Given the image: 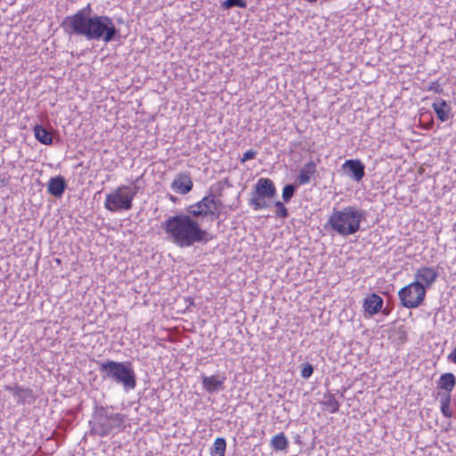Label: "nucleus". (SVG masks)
I'll return each instance as SVG.
<instances>
[{
    "instance_id": "obj_1",
    "label": "nucleus",
    "mask_w": 456,
    "mask_h": 456,
    "mask_svg": "<svg viewBox=\"0 0 456 456\" xmlns=\"http://www.w3.org/2000/svg\"><path fill=\"white\" fill-rule=\"evenodd\" d=\"M91 4H88L75 14L66 16L61 27L67 35L84 37L87 40H102L104 43H110L119 37V30L110 17L91 15Z\"/></svg>"
},
{
    "instance_id": "obj_2",
    "label": "nucleus",
    "mask_w": 456,
    "mask_h": 456,
    "mask_svg": "<svg viewBox=\"0 0 456 456\" xmlns=\"http://www.w3.org/2000/svg\"><path fill=\"white\" fill-rule=\"evenodd\" d=\"M192 205H190L185 214L169 216L161 224L168 239L179 248H189L195 243L206 244L213 239L211 233L201 228L200 218L192 215Z\"/></svg>"
},
{
    "instance_id": "obj_3",
    "label": "nucleus",
    "mask_w": 456,
    "mask_h": 456,
    "mask_svg": "<svg viewBox=\"0 0 456 456\" xmlns=\"http://www.w3.org/2000/svg\"><path fill=\"white\" fill-rule=\"evenodd\" d=\"M126 416L102 405H95L89 421L92 435L105 437L122 432L125 428Z\"/></svg>"
},
{
    "instance_id": "obj_4",
    "label": "nucleus",
    "mask_w": 456,
    "mask_h": 456,
    "mask_svg": "<svg viewBox=\"0 0 456 456\" xmlns=\"http://www.w3.org/2000/svg\"><path fill=\"white\" fill-rule=\"evenodd\" d=\"M365 219L363 210L347 206L342 209L334 208L325 224L326 229H330L338 235L348 236L360 230V224Z\"/></svg>"
},
{
    "instance_id": "obj_5",
    "label": "nucleus",
    "mask_w": 456,
    "mask_h": 456,
    "mask_svg": "<svg viewBox=\"0 0 456 456\" xmlns=\"http://www.w3.org/2000/svg\"><path fill=\"white\" fill-rule=\"evenodd\" d=\"M99 372L103 380L121 385L126 391L136 387V375L130 362L107 360L99 362Z\"/></svg>"
},
{
    "instance_id": "obj_6",
    "label": "nucleus",
    "mask_w": 456,
    "mask_h": 456,
    "mask_svg": "<svg viewBox=\"0 0 456 456\" xmlns=\"http://www.w3.org/2000/svg\"><path fill=\"white\" fill-rule=\"evenodd\" d=\"M134 197L135 192L130 190V186L120 185L113 192L106 195L104 207L110 212L130 210Z\"/></svg>"
},
{
    "instance_id": "obj_7",
    "label": "nucleus",
    "mask_w": 456,
    "mask_h": 456,
    "mask_svg": "<svg viewBox=\"0 0 456 456\" xmlns=\"http://www.w3.org/2000/svg\"><path fill=\"white\" fill-rule=\"evenodd\" d=\"M276 195L274 183L269 178H260L255 184L251 192L248 204L254 210H259L269 207L265 200H271Z\"/></svg>"
},
{
    "instance_id": "obj_8",
    "label": "nucleus",
    "mask_w": 456,
    "mask_h": 456,
    "mask_svg": "<svg viewBox=\"0 0 456 456\" xmlns=\"http://www.w3.org/2000/svg\"><path fill=\"white\" fill-rule=\"evenodd\" d=\"M193 208L191 212L196 218L210 217L214 221L220 216V208L223 207L221 200L217 199L215 194L210 192L201 200L192 204Z\"/></svg>"
},
{
    "instance_id": "obj_9",
    "label": "nucleus",
    "mask_w": 456,
    "mask_h": 456,
    "mask_svg": "<svg viewBox=\"0 0 456 456\" xmlns=\"http://www.w3.org/2000/svg\"><path fill=\"white\" fill-rule=\"evenodd\" d=\"M398 296L401 304L406 308H416L419 306L426 297V288L418 281H413L402 288Z\"/></svg>"
},
{
    "instance_id": "obj_10",
    "label": "nucleus",
    "mask_w": 456,
    "mask_h": 456,
    "mask_svg": "<svg viewBox=\"0 0 456 456\" xmlns=\"http://www.w3.org/2000/svg\"><path fill=\"white\" fill-rule=\"evenodd\" d=\"M345 173L356 182H360L365 175V166L360 159H347L342 165Z\"/></svg>"
},
{
    "instance_id": "obj_11",
    "label": "nucleus",
    "mask_w": 456,
    "mask_h": 456,
    "mask_svg": "<svg viewBox=\"0 0 456 456\" xmlns=\"http://www.w3.org/2000/svg\"><path fill=\"white\" fill-rule=\"evenodd\" d=\"M415 281H418L420 284H423L424 287L428 289L437 279L438 273L436 269L432 267H420L416 273H415Z\"/></svg>"
},
{
    "instance_id": "obj_12",
    "label": "nucleus",
    "mask_w": 456,
    "mask_h": 456,
    "mask_svg": "<svg viewBox=\"0 0 456 456\" xmlns=\"http://www.w3.org/2000/svg\"><path fill=\"white\" fill-rule=\"evenodd\" d=\"M193 183L189 173H180L174 179L171 187L180 194H186L192 189Z\"/></svg>"
},
{
    "instance_id": "obj_13",
    "label": "nucleus",
    "mask_w": 456,
    "mask_h": 456,
    "mask_svg": "<svg viewBox=\"0 0 456 456\" xmlns=\"http://www.w3.org/2000/svg\"><path fill=\"white\" fill-rule=\"evenodd\" d=\"M5 390L11 392L14 397L17 398L18 403H32L35 401L33 391L30 388H24L19 386L11 387L6 386Z\"/></svg>"
},
{
    "instance_id": "obj_14",
    "label": "nucleus",
    "mask_w": 456,
    "mask_h": 456,
    "mask_svg": "<svg viewBox=\"0 0 456 456\" xmlns=\"http://www.w3.org/2000/svg\"><path fill=\"white\" fill-rule=\"evenodd\" d=\"M226 378L220 375L202 376V387L210 394L217 392L224 388V383Z\"/></svg>"
},
{
    "instance_id": "obj_15",
    "label": "nucleus",
    "mask_w": 456,
    "mask_h": 456,
    "mask_svg": "<svg viewBox=\"0 0 456 456\" xmlns=\"http://www.w3.org/2000/svg\"><path fill=\"white\" fill-rule=\"evenodd\" d=\"M383 305V298L376 293H371L363 302V308L366 314L372 316L378 314Z\"/></svg>"
},
{
    "instance_id": "obj_16",
    "label": "nucleus",
    "mask_w": 456,
    "mask_h": 456,
    "mask_svg": "<svg viewBox=\"0 0 456 456\" xmlns=\"http://www.w3.org/2000/svg\"><path fill=\"white\" fill-rule=\"evenodd\" d=\"M432 108L441 122H445L450 118L452 111L451 105L442 98H436L432 104Z\"/></svg>"
},
{
    "instance_id": "obj_17",
    "label": "nucleus",
    "mask_w": 456,
    "mask_h": 456,
    "mask_svg": "<svg viewBox=\"0 0 456 456\" xmlns=\"http://www.w3.org/2000/svg\"><path fill=\"white\" fill-rule=\"evenodd\" d=\"M67 187V183L64 177L58 175L50 178L47 184L48 192L56 197L61 198Z\"/></svg>"
},
{
    "instance_id": "obj_18",
    "label": "nucleus",
    "mask_w": 456,
    "mask_h": 456,
    "mask_svg": "<svg viewBox=\"0 0 456 456\" xmlns=\"http://www.w3.org/2000/svg\"><path fill=\"white\" fill-rule=\"evenodd\" d=\"M456 385V377L451 372L444 373L440 376L437 382V387L444 390V394L451 395Z\"/></svg>"
},
{
    "instance_id": "obj_19",
    "label": "nucleus",
    "mask_w": 456,
    "mask_h": 456,
    "mask_svg": "<svg viewBox=\"0 0 456 456\" xmlns=\"http://www.w3.org/2000/svg\"><path fill=\"white\" fill-rule=\"evenodd\" d=\"M316 173V165L311 160L307 162L299 171L297 180L300 184H306L310 182L311 176Z\"/></svg>"
},
{
    "instance_id": "obj_20",
    "label": "nucleus",
    "mask_w": 456,
    "mask_h": 456,
    "mask_svg": "<svg viewBox=\"0 0 456 456\" xmlns=\"http://www.w3.org/2000/svg\"><path fill=\"white\" fill-rule=\"evenodd\" d=\"M34 135L36 139L45 145H51L53 143V135L50 130L40 125L34 126Z\"/></svg>"
},
{
    "instance_id": "obj_21",
    "label": "nucleus",
    "mask_w": 456,
    "mask_h": 456,
    "mask_svg": "<svg viewBox=\"0 0 456 456\" xmlns=\"http://www.w3.org/2000/svg\"><path fill=\"white\" fill-rule=\"evenodd\" d=\"M322 403L324 405L326 410H328L330 413H335L339 409V403L336 400L334 395L330 392H327L323 395V401Z\"/></svg>"
},
{
    "instance_id": "obj_22",
    "label": "nucleus",
    "mask_w": 456,
    "mask_h": 456,
    "mask_svg": "<svg viewBox=\"0 0 456 456\" xmlns=\"http://www.w3.org/2000/svg\"><path fill=\"white\" fill-rule=\"evenodd\" d=\"M270 444L275 450L283 451L287 449L289 441L285 435L281 432L272 438Z\"/></svg>"
},
{
    "instance_id": "obj_23",
    "label": "nucleus",
    "mask_w": 456,
    "mask_h": 456,
    "mask_svg": "<svg viewBox=\"0 0 456 456\" xmlns=\"http://www.w3.org/2000/svg\"><path fill=\"white\" fill-rule=\"evenodd\" d=\"M226 441L223 437H217L210 449L211 456H224Z\"/></svg>"
},
{
    "instance_id": "obj_24",
    "label": "nucleus",
    "mask_w": 456,
    "mask_h": 456,
    "mask_svg": "<svg viewBox=\"0 0 456 456\" xmlns=\"http://www.w3.org/2000/svg\"><path fill=\"white\" fill-rule=\"evenodd\" d=\"M441 395V411L443 415L446 418H452V411L450 408L451 404V395L448 394H440Z\"/></svg>"
},
{
    "instance_id": "obj_25",
    "label": "nucleus",
    "mask_w": 456,
    "mask_h": 456,
    "mask_svg": "<svg viewBox=\"0 0 456 456\" xmlns=\"http://www.w3.org/2000/svg\"><path fill=\"white\" fill-rule=\"evenodd\" d=\"M297 186L292 183L286 184L282 190V200L284 202H289L294 193L296 192Z\"/></svg>"
},
{
    "instance_id": "obj_26",
    "label": "nucleus",
    "mask_w": 456,
    "mask_h": 456,
    "mask_svg": "<svg viewBox=\"0 0 456 456\" xmlns=\"http://www.w3.org/2000/svg\"><path fill=\"white\" fill-rule=\"evenodd\" d=\"M247 3L245 0H225L222 4L224 10H229L232 7L246 8Z\"/></svg>"
},
{
    "instance_id": "obj_27",
    "label": "nucleus",
    "mask_w": 456,
    "mask_h": 456,
    "mask_svg": "<svg viewBox=\"0 0 456 456\" xmlns=\"http://www.w3.org/2000/svg\"><path fill=\"white\" fill-rule=\"evenodd\" d=\"M274 206L276 208L275 214L278 217L286 219L289 216V211L282 202L275 201Z\"/></svg>"
},
{
    "instance_id": "obj_28",
    "label": "nucleus",
    "mask_w": 456,
    "mask_h": 456,
    "mask_svg": "<svg viewBox=\"0 0 456 456\" xmlns=\"http://www.w3.org/2000/svg\"><path fill=\"white\" fill-rule=\"evenodd\" d=\"M314 373V367L311 363H305L301 370L304 379H309Z\"/></svg>"
},
{
    "instance_id": "obj_29",
    "label": "nucleus",
    "mask_w": 456,
    "mask_h": 456,
    "mask_svg": "<svg viewBox=\"0 0 456 456\" xmlns=\"http://www.w3.org/2000/svg\"><path fill=\"white\" fill-rule=\"evenodd\" d=\"M256 155V151L255 150H248V151H246L244 153L243 157L240 159V162L244 163L247 160L253 159H255Z\"/></svg>"
},
{
    "instance_id": "obj_30",
    "label": "nucleus",
    "mask_w": 456,
    "mask_h": 456,
    "mask_svg": "<svg viewBox=\"0 0 456 456\" xmlns=\"http://www.w3.org/2000/svg\"><path fill=\"white\" fill-rule=\"evenodd\" d=\"M448 361L456 364V347L448 354Z\"/></svg>"
},
{
    "instance_id": "obj_31",
    "label": "nucleus",
    "mask_w": 456,
    "mask_h": 456,
    "mask_svg": "<svg viewBox=\"0 0 456 456\" xmlns=\"http://www.w3.org/2000/svg\"><path fill=\"white\" fill-rule=\"evenodd\" d=\"M430 90H434L436 93H442L443 89L441 88L438 83H433V85L429 88Z\"/></svg>"
},
{
    "instance_id": "obj_32",
    "label": "nucleus",
    "mask_w": 456,
    "mask_h": 456,
    "mask_svg": "<svg viewBox=\"0 0 456 456\" xmlns=\"http://www.w3.org/2000/svg\"><path fill=\"white\" fill-rule=\"evenodd\" d=\"M130 190H131L132 191H134V192H135V195H136V194H137V192H138L139 187H138V186H136V185H134V187H130Z\"/></svg>"
},
{
    "instance_id": "obj_33",
    "label": "nucleus",
    "mask_w": 456,
    "mask_h": 456,
    "mask_svg": "<svg viewBox=\"0 0 456 456\" xmlns=\"http://www.w3.org/2000/svg\"><path fill=\"white\" fill-rule=\"evenodd\" d=\"M169 199L170 200H172L173 202H175L176 201V198L173 195H169Z\"/></svg>"
}]
</instances>
